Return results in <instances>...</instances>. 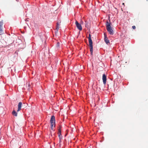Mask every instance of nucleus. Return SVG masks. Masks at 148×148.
<instances>
[{
  "instance_id": "f257e3e1",
  "label": "nucleus",
  "mask_w": 148,
  "mask_h": 148,
  "mask_svg": "<svg viewBox=\"0 0 148 148\" xmlns=\"http://www.w3.org/2000/svg\"><path fill=\"white\" fill-rule=\"evenodd\" d=\"M106 28L107 30L110 35H113L114 34V32L111 26V24L108 21L106 23Z\"/></svg>"
},
{
  "instance_id": "f03ea898",
  "label": "nucleus",
  "mask_w": 148,
  "mask_h": 148,
  "mask_svg": "<svg viewBox=\"0 0 148 148\" xmlns=\"http://www.w3.org/2000/svg\"><path fill=\"white\" fill-rule=\"evenodd\" d=\"M50 122L51 124V127L52 130H53V127L55 126V117L54 116H51Z\"/></svg>"
},
{
  "instance_id": "7ed1b4c3",
  "label": "nucleus",
  "mask_w": 148,
  "mask_h": 148,
  "mask_svg": "<svg viewBox=\"0 0 148 148\" xmlns=\"http://www.w3.org/2000/svg\"><path fill=\"white\" fill-rule=\"evenodd\" d=\"M89 41V44L90 47V51L91 55H92L93 46L92 42L91 39H88Z\"/></svg>"
},
{
  "instance_id": "20e7f679",
  "label": "nucleus",
  "mask_w": 148,
  "mask_h": 148,
  "mask_svg": "<svg viewBox=\"0 0 148 148\" xmlns=\"http://www.w3.org/2000/svg\"><path fill=\"white\" fill-rule=\"evenodd\" d=\"M75 24L79 30L81 31L82 30V28L81 24L79 23L77 21H76Z\"/></svg>"
},
{
  "instance_id": "39448f33",
  "label": "nucleus",
  "mask_w": 148,
  "mask_h": 148,
  "mask_svg": "<svg viewBox=\"0 0 148 148\" xmlns=\"http://www.w3.org/2000/svg\"><path fill=\"white\" fill-rule=\"evenodd\" d=\"M61 126H60L58 130V136L59 139H62V137L61 135Z\"/></svg>"
},
{
  "instance_id": "423d86ee",
  "label": "nucleus",
  "mask_w": 148,
  "mask_h": 148,
  "mask_svg": "<svg viewBox=\"0 0 148 148\" xmlns=\"http://www.w3.org/2000/svg\"><path fill=\"white\" fill-rule=\"evenodd\" d=\"M106 76L105 74L103 75L102 76V80L103 81V83L104 84H106Z\"/></svg>"
},
{
  "instance_id": "0eeeda50",
  "label": "nucleus",
  "mask_w": 148,
  "mask_h": 148,
  "mask_svg": "<svg viewBox=\"0 0 148 148\" xmlns=\"http://www.w3.org/2000/svg\"><path fill=\"white\" fill-rule=\"evenodd\" d=\"M104 41L107 44H108L110 43L109 40L108 39V38L107 37V35L105 33H104Z\"/></svg>"
},
{
  "instance_id": "6e6552de",
  "label": "nucleus",
  "mask_w": 148,
  "mask_h": 148,
  "mask_svg": "<svg viewBox=\"0 0 148 148\" xmlns=\"http://www.w3.org/2000/svg\"><path fill=\"white\" fill-rule=\"evenodd\" d=\"M3 24V21L0 22V34H3V32L2 29V25Z\"/></svg>"
},
{
  "instance_id": "1a4fd4ad",
  "label": "nucleus",
  "mask_w": 148,
  "mask_h": 148,
  "mask_svg": "<svg viewBox=\"0 0 148 148\" xmlns=\"http://www.w3.org/2000/svg\"><path fill=\"white\" fill-rule=\"evenodd\" d=\"M22 103L21 102H20L19 103L18 106V110H17V112H18L21 110V108L22 107Z\"/></svg>"
},
{
  "instance_id": "9d476101",
  "label": "nucleus",
  "mask_w": 148,
  "mask_h": 148,
  "mask_svg": "<svg viewBox=\"0 0 148 148\" xmlns=\"http://www.w3.org/2000/svg\"><path fill=\"white\" fill-rule=\"evenodd\" d=\"M12 114L15 116H17V114L14 110H13L12 112Z\"/></svg>"
},
{
  "instance_id": "9b49d317",
  "label": "nucleus",
  "mask_w": 148,
  "mask_h": 148,
  "mask_svg": "<svg viewBox=\"0 0 148 148\" xmlns=\"http://www.w3.org/2000/svg\"><path fill=\"white\" fill-rule=\"evenodd\" d=\"M59 27H60L59 24V23H57L56 29H57V31H58V29L59 28Z\"/></svg>"
},
{
  "instance_id": "f8f14e48",
  "label": "nucleus",
  "mask_w": 148,
  "mask_h": 148,
  "mask_svg": "<svg viewBox=\"0 0 148 148\" xmlns=\"http://www.w3.org/2000/svg\"><path fill=\"white\" fill-rule=\"evenodd\" d=\"M60 46V43L59 42H58L56 44V46L57 47H59Z\"/></svg>"
},
{
  "instance_id": "ddd939ff",
  "label": "nucleus",
  "mask_w": 148,
  "mask_h": 148,
  "mask_svg": "<svg viewBox=\"0 0 148 148\" xmlns=\"http://www.w3.org/2000/svg\"><path fill=\"white\" fill-rule=\"evenodd\" d=\"M88 39H91V35L90 34H89Z\"/></svg>"
},
{
  "instance_id": "4468645a",
  "label": "nucleus",
  "mask_w": 148,
  "mask_h": 148,
  "mask_svg": "<svg viewBox=\"0 0 148 148\" xmlns=\"http://www.w3.org/2000/svg\"><path fill=\"white\" fill-rule=\"evenodd\" d=\"M132 28L134 29H135V28H136V27L135 26H132Z\"/></svg>"
},
{
  "instance_id": "2eb2a0df",
  "label": "nucleus",
  "mask_w": 148,
  "mask_h": 148,
  "mask_svg": "<svg viewBox=\"0 0 148 148\" xmlns=\"http://www.w3.org/2000/svg\"><path fill=\"white\" fill-rule=\"evenodd\" d=\"M85 26L86 27H87V23H86Z\"/></svg>"
},
{
  "instance_id": "dca6fc26",
  "label": "nucleus",
  "mask_w": 148,
  "mask_h": 148,
  "mask_svg": "<svg viewBox=\"0 0 148 148\" xmlns=\"http://www.w3.org/2000/svg\"><path fill=\"white\" fill-rule=\"evenodd\" d=\"M81 22V23H82V24H83V21H82V22Z\"/></svg>"
},
{
  "instance_id": "f3484780",
  "label": "nucleus",
  "mask_w": 148,
  "mask_h": 148,
  "mask_svg": "<svg viewBox=\"0 0 148 148\" xmlns=\"http://www.w3.org/2000/svg\"><path fill=\"white\" fill-rule=\"evenodd\" d=\"M61 141V140L60 139V142Z\"/></svg>"
},
{
  "instance_id": "a211bd4d",
  "label": "nucleus",
  "mask_w": 148,
  "mask_h": 148,
  "mask_svg": "<svg viewBox=\"0 0 148 148\" xmlns=\"http://www.w3.org/2000/svg\"><path fill=\"white\" fill-rule=\"evenodd\" d=\"M124 3H123V5H124Z\"/></svg>"
}]
</instances>
